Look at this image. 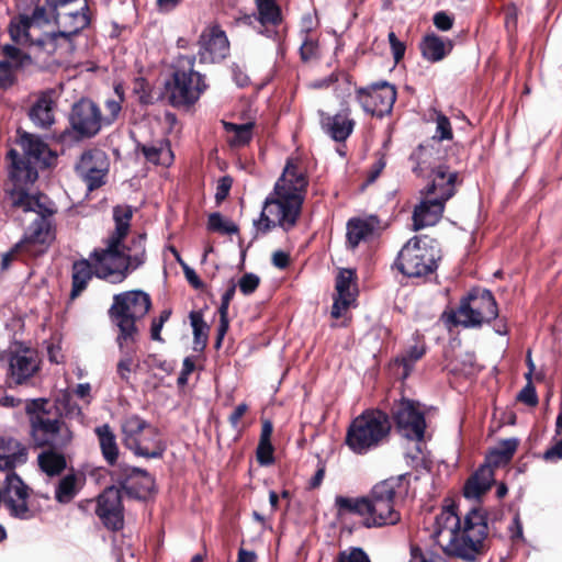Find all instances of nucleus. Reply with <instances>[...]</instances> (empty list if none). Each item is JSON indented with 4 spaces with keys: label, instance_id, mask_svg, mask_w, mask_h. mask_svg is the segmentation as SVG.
Wrapping results in <instances>:
<instances>
[{
    "label": "nucleus",
    "instance_id": "f257e3e1",
    "mask_svg": "<svg viewBox=\"0 0 562 562\" xmlns=\"http://www.w3.org/2000/svg\"><path fill=\"white\" fill-rule=\"evenodd\" d=\"M307 186L308 180L304 172L288 161L272 192L266 198V209L270 210V215L279 217V224L283 231L289 232L296 225Z\"/></svg>",
    "mask_w": 562,
    "mask_h": 562
},
{
    "label": "nucleus",
    "instance_id": "f03ea898",
    "mask_svg": "<svg viewBox=\"0 0 562 562\" xmlns=\"http://www.w3.org/2000/svg\"><path fill=\"white\" fill-rule=\"evenodd\" d=\"M391 431L390 416L380 409H367L349 425L345 438L347 447L363 456L378 448Z\"/></svg>",
    "mask_w": 562,
    "mask_h": 562
},
{
    "label": "nucleus",
    "instance_id": "7ed1b4c3",
    "mask_svg": "<svg viewBox=\"0 0 562 562\" xmlns=\"http://www.w3.org/2000/svg\"><path fill=\"white\" fill-rule=\"evenodd\" d=\"M440 250L427 236L412 237L400 250L394 267L408 278L426 277L438 268Z\"/></svg>",
    "mask_w": 562,
    "mask_h": 562
},
{
    "label": "nucleus",
    "instance_id": "20e7f679",
    "mask_svg": "<svg viewBox=\"0 0 562 562\" xmlns=\"http://www.w3.org/2000/svg\"><path fill=\"white\" fill-rule=\"evenodd\" d=\"M498 317L497 302L487 289L473 288L460 301L458 312H451L448 322L465 328H477Z\"/></svg>",
    "mask_w": 562,
    "mask_h": 562
},
{
    "label": "nucleus",
    "instance_id": "39448f33",
    "mask_svg": "<svg viewBox=\"0 0 562 562\" xmlns=\"http://www.w3.org/2000/svg\"><path fill=\"white\" fill-rule=\"evenodd\" d=\"M151 307L149 294L143 290H131L115 294L109 308L111 322L119 328V334L139 336L136 322L143 318Z\"/></svg>",
    "mask_w": 562,
    "mask_h": 562
},
{
    "label": "nucleus",
    "instance_id": "423d86ee",
    "mask_svg": "<svg viewBox=\"0 0 562 562\" xmlns=\"http://www.w3.org/2000/svg\"><path fill=\"white\" fill-rule=\"evenodd\" d=\"M194 58H188V69L175 67L170 79L165 81L169 103L175 108L194 104L206 89L204 76L193 69Z\"/></svg>",
    "mask_w": 562,
    "mask_h": 562
},
{
    "label": "nucleus",
    "instance_id": "0eeeda50",
    "mask_svg": "<svg viewBox=\"0 0 562 562\" xmlns=\"http://www.w3.org/2000/svg\"><path fill=\"white\" fill-rule=\"evenodd\" d=\"M68 121L70 127L61 133L63 140L90 139L101 131V110L92 100L82 98L72 104Z\"/></svg>",
    "mask_w": 562,
    "mask_h": 562
},
{
    "label": "nucleus",
    "instance_id": "6e6552de",
    "mask_svg": "<svg viewBox=\"0 0 562 562\" xmlns=\"http://www.w3.org/2000/svg\"><path fill=\"white\" fill-rule=\"evenodd\" d=\"M443 518L446 522L450 520L453 521V527L451 528L452 537L450 543L445 549L446 553L465 562H474L476 554L480 551V547L485 539H479V537L471 532H463L459 536V531L461 530V518L459 517L454 505L448 506L447 509L436 518V520L440 524V520Z\"/></svg>",
    "mask_w": 562,
    "mask_h": 562
},
{
    "label": "nucleus",
    "instance_id": "1a4fd4ad",
    "mask_svg": "<svg viewBox=\"0 0 562 562\" xmlns=\"http://www.w3.org/2000/svg\"><path fill=\"white\" fill-rule=\"evenodd\" d=\"M30 436L35 447H68L74 432L69 426L54 415V417L43 418L42 416L31 417Z\"/></svg>",
    "mask_w": 562,
    "mask_h": 562
},
{
    "label": "nucleus",
    "instance_id": "9d476101",
    "mask_svg": "<svg viewBox=\"0 0 562 562\" xmlns=\"http://www.w3.org/2000/svg\"><path fill=\"white\" fill-rule=\"evenodd\" d=\"M392 416L396 431L402 437L412 441L424 440L426 418L419 402L402 398L393 406Z\"/></svg>",
    "mask_w": 562,
    "mask_h": 562
},
{
    "label": "nucleus",
    "instance_id": "9b49d317",
    "mask_svg": "<svg viewBox=\"0 0 562 562\" xmlns=\"http://www.w3.org/2000/svg\"><path fill=\"white\" fill-rule=\"evenodd\" d=\"M90 259L93 260V266L89 259L85 258L72 263V286L70 291L71 300L78 297L87 289L89 281L93 277L108 281L112 284H119V281H116V277L119 274L113 271L112 265H108L101 261L99 258Z\"/></svg>",
    "mask_w": 562,
    "mask_h": 562
},
{
    "label": "nucleus",
    "instance_id": "f8f14e48",
    "mask_svg": "<svg viewBox=\"0 0 562 562\" xmlns=\"http://www.w3.org/2000/svg\"><path fill=\"white\" fill-rule=\"evenodd\" d=\"M95 515L108 530L119 531L124 527V506L121 488L116 484L106 486L97 496Z\"/></svg>",
    "mask_w": 562,
    "mask_h": 562
},
{
    "label": "nucleus",
    "instance_id": "ddd939ff",
    "mask_svg": "<svg viewBox=\"0 0 562 562\" xmlns=\"http://www.w3.org/2000/svg\"><path fill=\"white\" fill-rule=\"evenodd\" d=\"M201 63H217L228 53L229 43L224 31L215 25L204 30L199 38Z\"/></svg>",
    "mask_w": 562,
    "mask_h": 562
},
{
    "label": "nucleus",
    "instance_id": "4468645a",
    "mask_svg": "<svg viewBox=\"0 0 562 562\" xmlns=\"http://www.w3.org/2000/svg\"><path fill=\"white\" fill-rule=\"evenodd\" d=\"M138 336L119 334L115 338L120 359L116 363V374L122 382L132 384V373L137 372L139 362L136 359Z\"/></svg>",
    "mask_w": 562,
    "mask_h": 562
},
{
    "label": "nucleus",
    "instance_id": "2eb2a0df",
    "mask_svg": "<svg viewBox=\"0 0 562 562\" xmlns=\"http://www.w3.org/2000/svg\"><path fill=\"white\" fill-rule=\"evenodd\" d=\"M124 255L116 265L112 266L113 271L119 276L116 281L123 282L130 272L142 267L146 261V234L134 236L130 244L124 248Z\"/></svg>",
    "mask_w": 562,
    "mask_h": 562
},
{
    "label": "nucleus",
    "instance_id": "dca6fc26",
    "mask_svg": "<svg viewBox=\"0 0 562 562\" xmlns=\"http://www.w3.org/2000/svg\"><path fill=\"white\" fill-rule=\"evenodd\" d=\"M18 144L21 146L24 159L32 161L42 169L48 168L57 159V155L50 150L47 143L40 136L27 133L19 132Z\"/></svg>",
    "mask_w": 562,
    "mask_h": 562
},
{
    "label": "nucleus",
    "instance_id": "f3484780",
    "mask_svg": "<svg viewBox=\"0 0 562 562\" xmlns=\"http://www.w3.org/2000/svg\"><path fill=\"white\" fill-rule=\"evenodd\" d=\"M317 114L323 132L335 142H345L351 135L356 123L349 117L350 109L348 106H342L334 115H329L323 110H318Z\"/></svg>",
    "mask_w": 562,
    "mask_h": 562
},
{
    "label": "nucleus",
    "instance_id": "a211bd4d",
    "mask_svg": "<svg viewBox=\"0 0 562 562\" xmlns=\"http://www.w3.org/2000/svg\"><path fill=\"white\" fill-rule=\"evenodd\" d=\"M9 160V178L13 189L30 188L38 179L37 165L24 159L16 149L11 148L7 153Z\"/></svg>",
    "mask_w": 562,
    "mask_h": 562
},
{
    "label": "nucleus",
    "instance_id": "6ab92c4d",
    "mask_svg": "<svg viewBox=\"0 0 562 562\" xmlns=\"http://www.w3.org/2000/svg\"><path fill=\"white\" fill-rule=\"evenodd\" d=\"M35 352L30 348H20L9 357V374L15 384H23L38 370Z\"/></svg>",
    "mask_w": 562,
    "mask_h": 562
},
{
    "label": "nucleus",
    "instance_id": "aec40b11",
    "mask_svg": "<svg viewBox=\"0 0 562 562\" xmlns=\"http://www.w3.org/2000/svg\"><path fill=\"white\" fill-rule=\"evenodd\" d=\"M457 180V171H449V167L440 165L432 170V180L422 190V194H437L436 199L447 202L456 193Z\"/></svg>",
    "mask_w": 562,
    "mask_h": 562
},
{
    "label": "nucleus",
    "instance_id": "412c9836",
    "mask_svg": "<svg viewBox=\"0 0 562 562\" xmlns=\"http://www.w3.org/2000/svg\"><path fill=\"white\" fill-rule=\"evenodd\" d=\"M445 203V201L436 198L420 201V203L414 207L412 216L413 231L417 232L425 227L436 225L442 217Z\"/></svg>",
    "mask_w": 562,
    "mask_h": 562
},
{
    "label": "nucleus",
    "instance_id": "4be33fe9",
    "mask_svg": "<svg viewBox=\"0 0 562 562\" xmlns=\"http://www.w3.org/2000/svg\"><path fill=\"white\" fill-rule=\"evenodd\" d=\"M379 226L380 220L375 215L366 218H350L347 223V244L351 249L357 248L361 241L371 239Z\"/></svg>",
    "mask_w": 562,
    "mask_h": 562
},
{
    "label": "nucleus",
    "instance_id": "5701e85b",
    "mask_svg": "<svg viewBox=\"0 0 562 562\" xmlns=\"http://www.w3.org/2000/svg\"><path fill=\"white\" fill-rule=\"evenodd\" d=\"M110 476L112 483L121 488V495L124 493L132 499L145 502L156 491L155 481L131 482L133 479H128L127 474H120L117 471H111Z\"/></svg>",
    "mask_w": 562,
    "mask_h": 562
},
{
    "label": "nucleus",
    "instance_id": "b1692460",
    "mask_svg": "<svg viewBox=\"0 0 562 562\" xmlns=\"http://www.w3.org/2000/svg\"><path fill=\"white\" fill-rule=\"evenodd\" d=\"M27 461V448L12 437H0V470H14Z\"/></svg>",
    "mask_w": 562,
    "mask_h": 562
},
{
    "label": "nucleus",
    "instance_id": "393cba45",
    "mask_svg": "<svg viewBox=\"0 0 562 562\" xmlns=\"http://www.w3.org/2000/svg\"><path fill=\"white\" fill-rule=\"evenodd\" d=\"M45 449L37 456V463L42 472L47 476L54 477L60 475L67 469L66 456L63 452L67 447H44Z\"/></svg>",
    "mask_w": 562,
    "mask_h": 562
},
{
    "label": "nucleus",
    "instance_id": "a878e982",
    "mask_svg": "<svg viewBox=\"0 0 562 562\" xmlns=\"http://www.w3.org/2000/svg\"><path fill=\"white\" fill-rule=\"evenodd\" d=\"M452 41H445L435 33L426 34L419 43L422 56L431 63L442 60L452 50Z\"/></svg>",
    "mask_w": 562,
    "mask_h": 562
},
{
    "label": "nucleus",
    "instance_id": "bb28decb",
    "mask_svg": "<svg viewBox=\"0 0 562 562\" xmlns=\"http://www.w3.org/2000/svg\"><path fill=\"white\" fill-rule=\"evenodd\" d=\"M370 515L364 526L383 527L396 525L401 520V514L394 509V503L371 501Z\"/></svg>",
    "mask_w": 562,
    "mask_h": 562
},
{
    "label": "nucleus",
    "instance_id": "cd10ccee",
    "mask_svg": "<svg viewBox=\"0 0 562 562\" xmlns=\"http://www.w3.org/2000/svg\"><path fill=\"white\" fill-rule=\"evenodd\" d=\"M409 476V473H403L396 476H391L376 483L370 494L371 501L394 503L395 496L403 488L407 492V486L404 487V482Z\"/></svg>",
    "mask_w": 562,
    "mask_h": 562
},
{
    "label": "nucleus",
    "instance_id": "c85d7f7f",
    "mask_svg": "<svg viewBox=\"0 0 562 562\" xmlns=\"http://www.w3.org/2000/svg\"><path fill=\"white\" fill-rule=\"evenodd\" d=\"M54 101L50 92H43L29 111L30 120L41 128H48L54 123Z\"/></svg>",
    "mask_w": 562,
    "mask_h": 562
},
{
    "label": "nucleus",
    "instance_id": "c756f323",
    "mask_svg": "<svg viewBox=\"0 0 562 562\" xmlns=\"http://www.w3.org/2000/svg\"><path fill=\"white\" fill-rule=\"evenodd\" d=\"M94 434L98 437L100 449L105 462L114 467L119 459V446L116 443V436L109 424H103L94 428Z\"/></svg>",
    "mask_w": 562,
    "mask_h": 562
},
{
    "label": "nucleus",
    "instance_id": "7c9ffc66",
    "mask_svg": "<svg viewBox=\"0 0 562 562\" xmlns=\"http://www.w3.org/2000/svg\"><path fill=\"white\" fill-rule=\"evenodd\" d=\"M124 239L122 235H116V233H112L105 244V248H95L90 254V258H99L101 261L108 263V265H116L119 262L120 258L124 255V248L126 246L124 245Z\"/></svg>",
    "mask_w": 562,
    "mask_h": 562
},
{
    "label": "nucleus",
    "instance_id": "2f4dec72",
    "mask_svg": "<svg viewBox=\"0 0 562 562\" xmlns=\"http://www.w3.org/2000/svg\"><path fill=\"white\" fill-rule=\"evenodd\" d=\"M371 89L373 94L371 99L374 100L375 105L379 108L378 116L391 113L396 101L395 86L387 81H378L371 85Z\"/></svg>",
    "mask_w": 562,
    "mask_h": 562
},
{
    "label": "nucleus",
    "instance_id": "473e14b6",
    "mask_svg": "<svg viewBox=\"0 0 562 562\" xmlns=\"http://www.w3.org/2000/svg\"><path fill=\"white\" fill-rule=\"evenodd\" d=\"M54 415L58 417L60 420L64 418L68 419H82L83 414L81 407L74 400L72 393L68 390L60 391L54 397Z\"/></svg>",
    "mask_w": 562,
    "mask_h": 562
},
{
    "label": "nucleus",
    "instance_id": "72a5a7b5",
    "mask_svg": "<svg viewBox=\"0 0 562 562\" xmlns=\"http://www.w3.org/2000/svg\"><path fill=\"white\" fill-rule=\"evenodd\" d=\"M488 515L487 513L477 507H472L464 516L463 532H471L479 537V539H486L488 532Z\"/></svg>",
    "mask_w": 562,
    "mask_h": 562
},
{
    "label": "nucleus",
    "instance_id": "f704fd0d",
    "mask_svg": "<svg viewBox=\"0 0 562 562\" xmlns=\"http://www.w3.org/2000/svg\"><path fill=\"white\" fill-rule=\"evenodd\" d=\"M356 279L357 273L355 269H339L335 282L336 295L355 302L358 294Z\"/></svg>",
    "mask_w": 562,
    "mask_h": 562
},
{
    "label": "nucleus",
    "instance_id": "c9c22d12",
    "mask_svg": "<svg viewBox=\"0 0 562 562\" xmlns=\"http://www.w3.org/2000/svg\"><path fill=\"white\" fill-rule=\"evenodd\" d=\"M518 445L519 440L517 438L504 439L499 442L498 447L490 450L485 459L495 468L507 464L513 459Z\"/></svg>",
    "mask_w": 562,
    "mask_h": 562
},
{
    "label": "nucleus",
    "instance_id": "e433bc0d",
    "mask_svg": "<svg viewBox=\"0 0 562 562\" xmlns=\"http://www.w3.org/2000/svg\"><path fill=\"white\" fill-rule=\"evenodd\" d=\"M79 490L77 474L68 473L56 485L55 499L60 504H68L76 497Z\"/></svg>",
    "mask_w": 562,
    "mask_h": 562
},
{
    "label": "nucleus",
    "instance_id": "4c0bfd02",
    "mask_svg": "<svg viewBox=\"0 0 562 562\" xmlns=\"http://www.w3.org/2000/svg\"><path fill=\"white\" fill-rule=\"evenodd\" d=\"M257 21L265 26L267 24L277 25L281 22V9L277 0H256Z\"/></svg>",
    "mask_w": 562,
    "mask_h": 562
},
{
    "label": "nucleus",
    "instance_id": "58836bf2",
    "mask_svg": "<svg viewBox=\"0 0 562 562\" xmlns=\"http://www.w3.org/2000/svg\"><path fill=\"white\" fill-rule=\"evenodd\" d=\"M189 317L193 330V348L195 351H203L207 344L209 326L201 312L192 311Z\"/></svg>",
    "mask_w": 562,
    "mask_h": 562
},
{
    "label": "nucleus",
    "instance_id": "ea45409f",
    "mask_svg": "<svg viewBox=\"0 0 562 562\" xmlns=\"http://www.w3.org/2000/svg\"><path fill=\"white\" fill-rule=\"evenodd\" d=\"M440 144H430V138L419 144L418 147L411 154L409 159L416 162L413 167V171L423 169V166L430 164V160L435 158V154H438L437 147Z\"/></svg>",
    "mask_w": 562,
    "mask_h": 562
},
{
    "label": "nucleus",
    "instance_id": "a19ab883",
    "mask_svg": "<svg viewBox=\"0 0 562 562\" xmlns=\"http://www.w3.org/2000/svg\"><path fill=\"white\" fill-rule=\"evenodd\" d=\"M4 480V492L9 496H16L18 499H27L29 486L23 482L20 475L14 470H7Z\"/></svg>",
    "mask_w": 562,
    "mask_h": 562
},
{
    "label": "nucleus",
    "instance_id": "79ce46f5",
    "mask_svg": "<svg viewBox=\"0 0 562 562\" xmlns=\"http://www.w3.org/2000/svg\"><path fill=\"white\" fill-rule=\"evenodd\" d=\"M125 447L132 450L135 456L149 459H161L166 451V445L160 440L156 441L155 449L149 451L140 445L136 437H126Z\"/></svg>",
    "mask_w": 562,
    "mask_h": 562
},
{
    "label": "nucleus",
    "instance_id": "37998d69",
    "mask_svg": "<svg viewBox=\"0 0 562 562\" xmlns=\"http://www.w3.org/2000/svg\"><path fill=\"white\" fill-rule=\"evenodd\" d=\"M25 413L31 422V417L42 416L43 418L54 417V402L50 403L48 398L38 397L29 400L25 404Z\"/></svg>",
    "mask_w": 562,
    "mask_h": 562
},
{
    "label": "nucleus",
    "instance_id": "c03bdc74",
    "mask_svg": "<svg viewBox=\"0 0 562 562\" xmlns=\"http://www.w3.org/2000/svg\"><path fill=\"white\" fill-rule=\"evenodd\" d=\"M224 127L227 132L234 133L232 144L235 146H244L248 144L252 138L254 123L251 122L244 124L224 122Z\"/></svg>",
    "mask_w": 562,
    "mask_h": 562
},
{
    "label": "nucleus",
    "instance_id": "a18cd8bd",
    "mask_svg": "<svg viewBox=\"0 0 562 562\" xmlns=\"http://www.w3.org/2000/svg\"><path fill=\"white\" fill-rule=\"evenodd\" d=\"M5 59L12 64V69L19 70L33 64L30 54L22 52L18 46L5 44L2 47Z\"/></svg>",
    "mask_w": 562,
    "mask_h": 562
},
{
    "label": "nucleus",
    "instance_id": "49530a36",
    "mask_svg": "<svg viewBox=\"0 0 562 562\" xmlns=\"http://www.w3.org/2000/svg\"><path fill=\"white\" fill-rule=\"evenodd\" d=\"M165 146L169 147V142L167 139L161 140L159 145H148L143 144L140 142H136L135 150L136 153H142L148 162L158 165L160 162V156L162 154ZM168 153L172 155L170 148H168Z\"/></svg>",
    "mask_w": 562,
    "mask_h": 562
},
{
    "label": "nucleus",
    "instance_id": "de8ad7c7",
    "mask_svg": "<svg viewBox=\"0 0 562 562\" xmlns=\"http://www.w3.org/2000/svg\"><path fill=\"white\" fill-rule=\"evenodd\" d=\"M78 16H79V22H77L76 26L70 27V26H68L67 23H61V25L64 27L63 30H59L57 32H52V34L54 35L55 44H58L57 43L58 38H64L67 43L70 44L71 48H74L75 36H77L82 30L88 27L90 24V21H88L82 15L81 16L78 15Z\"/></svg>",
    "mask_w": 562,
    "mask_h": 562
},
{
    "label": "nucleus",
    "instance_id": "09e8293b",
    "mask_svg": "<svg viewBox=\"0 0 562 562\" xmlns=\"http://www.w3.org/2000/svg\"><path fill=\"white\" fill-rule=\"evenodd\" d=\"M426 352L423 345H413L408 347L396 360L404 368V378L412 371L414 363L418 361Z\"/></svg>",
    "mask_w": 562,
    "mask_h": 562
},
{
    "label": "nucleus",
    "instance_id": "8fccbe9b",
    "mask_svg": "<svg viewBox=\"0 0 562 562\" xmlns=\"http://www.w3.org/2000/svg\"><path fill=\"white\" fill-rule=\"evenodd\" d=\"M453 132L450 120L441 112L436 115V132L430 137V144H440L442 140H451Z\"/></svg>",
    "mask_w": 562,
    "mask_h": 562
},
{
    "label": "nucleus",
    "instance_id": "3c124183",
    "mask_svg": "<svg viewBox=\"0 0 562 562\" xmlns=\"http://www.w3.org/2000/svg\"><path fill=\"white\" fill-rule=\"evenodd\" d=\"M5 506L8 507L10 515L21 520L32 519L35 514L29 507L26 499H14L12 496L5 497Z\"/></svg>",
    "mask_w": 562,
    "mask_h": 562
},
{
    "label": "nucleus",
    "instance_id": "603ef678",
    "mask_svg": "<svg viewBox=\"0 0 562 562\" xmlns=\"http://www.w3.org/2000/svg\"><path fill=\"white\" fill-rule=\"evenodd\" d=\"M29 188L12 189L9 192L11 203L15 207H21L24 212H32L33 201L36 195H32L27 192Z\"/></svg>",
    "mask_w": 562,
    "mask_h": 562
},
{
    "label": "nucleus",
    "instance_id": "864d4df0",
    "mask_svg": "<svg viewBox=\"0 0 562 562\" xmlns=\"http://www.w3.org/2000/svg\"><path fill=\"white\" fill-rule=\"evenodd\" d=\"M26 41L31 46L37 47L40 50L47 55H53L58 48V44H55L54 35L50 33H43L41 36L34 38L29 32H25Z\"/></svg>",
    "mask_w": 562,
    "mask_h": 562
},
{
    "label": "nucleus",
    "instance_id": "5fc2aeb1",
    "mask_svg": "<svg viewBox=\"0 0 562 562\" xmlns=\"http://www.w3.org/2000/svg\"><path fill=\"white\" fill-rule=\"evenodd\" d=\"M530 363V370L525 374L526 379L528 380V383L522 387V390L517 394L516 400L528 405V406H536L539 402L538 395L536 392V387L531 383V374L533 370V363L531 360H529Z\"/></svg>",
    "mask_w": 562,
    "mask_h": 562
},
{
    "label": "nucleus",
    "instance_id": "6e6d98bb",
    "mask_svg": "<svg viewBox=\"0 0 562 562\" xmlns=\"http://www.w3.org/2000/svg\"><path fill=\"white\" fill-rule=\"evenodd\" d=\"M490 490L491 484H483V482H480L479 480H475L473 476H470L463 486V496L467 499L481 501L482 495H484Z\"/></svg>",
    "mask_w": 562,
    "mask_h": 562
},
{
    "label": "nucleus",
    "instance_id": "4d7b16f0",
    "mask_svg": "<svg viewBox=\"0 0 562 562\" xmlns=\"http://www.w3.org/2000/svg\"><path fill=\"white\" fill-rule=\"evenodd\" d=\"M149 427V424L137 414L126 417L122 426L126 437H136Z\"/></svg>",
    "mask_w": 562,
    "mask_h": 562
},
{
    "label": "nucleus",
    "instance_id": "13d9d810",
    "mask_svg": "<svg viewBox=\"0 0 562 562\" xmlns=\"http://www.w3.org/2000/svg\"><path fill=\"white\" fill-rule=\"evenodd\" d=\"M371 97H373L371 86L361 87L357 90V100L360 103L362 110L366 113L378 115L379 108L375 105L374 100L371 99Z\"/></svg>",
    "mask_w": 562,
    "mask_h": 562
},
{
    "label": "nucleus",
    "instance_id": "bf43d9fd",
    "mask_svg": "<svg viewBox=\"0 0 562 562\" xmlns=\"http://www.w3.org/2000/svg\"><path fill=\"white\" fill-rule=\"evenodd\" d=\"M337 562H371V560L362 548L349 547L338 553Z\"/></svg>",
    "mask_w": 562,
    "mask_h": 562
},
{
    "label": "nucleus",
    "instance_id": "052dcab7",
    "mask_svg": "<svg viewBox=\"0 0 562 562\" xmlns=\"http://www.w3.org/2000/svg\"><path fill=\"white\" fill-rule=\"evenodd\" d=\"M270 214V210L266 209V201L263 202L262 211L260 213V217L258 220L254 221V227L256 228V235L254 236V239L257 237V233L261 232L263 234L270 232L272 228L279 226V217H277V222L270 220V217L267 215Z\"/></svg>",
    "mask_w": 562,
    "mask_h": 562
},
{
    "label": "nucleus",
    "instance_id": "680f3d73",
    "mask_svg": "<svg viewBox=\"0 0 562 562\" xmlns=\"http://www.w3.org/2000/svg\"><path fill=\"white\" fill-rule=\"evenodd\" d=\"M45 221L44 220H35L30 225L27 232L21 240H24V247L29 244L43 243L42 235L45 231Z\"/></svg>",
    "mask_w": 562,
    "mask_h": 562
},
{
    "label": "nucleus",
    "instance_id": "e2e57ef3",
    "mask_svg": "<svg viewBox=\"0 0 562 562\" xmlns=\"http://www.w3.org/2000/svg\"><path fill=\"white\" fill-rule=\"evenodd\" d=\"M18 79L13 72L12 64L7 60H0V89L8 90L16 83Z\"/></svg>",
    "mask_w": 562,
    "mask_h": 562
},
{
    "label": "nucleus",
    "instance_id": "0e129e2a",
    "mask_svg": "<svg viewBox=\"0 0 562 562\" xmlns=\"http://www.w3.org/2000/svg\"><path fill=\"white\" fill-rule=\"evenodd\" d=\"M274 448L271 442L259 441L256 456L257 461L262 467L271 465L274 462Z\"/></svg>",
    "mask_w": 562,
    "mask_h": 562
},
{
    "label": "nucleus",
    "instance_id": "69168bd1",
    "mask_svg": "<svg viewBox=\"0 0 562 562\" xmlns=\"http://www.w3.org/2000/svg\"><path fill=\"white\" fill-rule=\"evenodd\" d=\"M94 171L95 172H90V171H87V172H83V173H80L79 176L83 179V181L86 182L87 184V188L89 191H93L95 189H99L100 187H102L105 181H104V177H105V173H104V170L103 169H100L98 167H94Z\"/></svg>",
    "mask_w": 562,
    "mask_h": 562
},
{
    "label": "nucleus",
    "instance_id": "338daca9",
    "mask_svg": "<svg viewBox=\"0 0 562 562\" xmlns=\"http://www.w3.org/2000/svg\"><path fill=\"white\" fill-rule=\"evenodd\" d=\"M244 295L252 294L260 284V278L252 272L245 273L236 283Z\"/></svg>",
    "mask_w": 562,
    "mask_h": 562
},
{
    "label": "nucleus",
    "instance_id": "774afa93",
    "mask_svg": "<svg viewBox=\"0 0 562 562\" xmlns=\"http://www.w3.org/2000/svg\"><path fill=\"white\" fill-rule=\"evenodd\" d=\"M305 33L303 43L300 46V56L303 61H308L316 56L318 45L317 42L307 36L308 29L302 30Z\"/></svg>",
    "mask_w": 562,
    "mask_h": 562
}]
</instances>
